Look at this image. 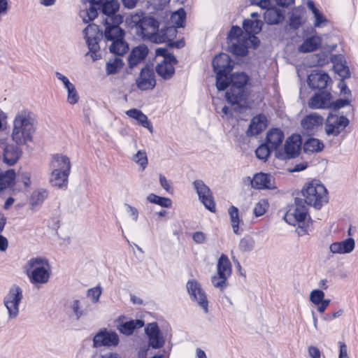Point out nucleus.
Segmentation results:
<instances>
[{"instance_id": "obj_59", "label": "nucleus", "mask_w": 358, "mask_h": 358, "mask_svg": "<svg viewBox=\"0 0 358 358\" xmlns=\"http://www.w3.org/2000/svg\"><path fill=\"white\" fill-rule=\"evenodd\" d=\"M67 91V102L71 105H74L78 103L79 100V96L76 89L75 85L69 88Z\"/></svg>"}, {"instance_id": "obj_12", "label": "nucleus", "mask_w": 358, "mask_h": 358, "mask_svg": "<svg viewBox=\"0 0 358 358\" xmlns=\"http://www.w3.org/2000/svg\"><path fill=\"white\" fill-rule=\"evenodd\" d=\"M349 124L350 120L345 116L329 113L324 122L325 134L329 136H338Z\"/></svg>"}, {"instance_id": "obj_61", "label": "nucleus", "mask_w": 358, "mask_h": 358, "mask_svg": "<svg viewBox=\"0 0 358 358\" xmlns=\"http://www.w3.org/2000/svg\"><path fill=\"white\" fill-rule=\"evenodd\" d=\"M126 208V212L129 215V216L134 220V222H136L138 220V210L136 208L129 205V204H125Z\"/></svg>"}, {"instance_id": "obj_19", "label": "nucleus", "mask_w": 358, "mask_h": 358, "mask_svg": "<svg viewBox=\"0 0 358 358\" xmlns=\"http://www.w3.org/2000/svg\"><path fill=\"white\" fill-rule=\"evenodd\" d=\"M138 88L141 90H149L156 85L155 73L152 69L144 67L141 69L139 76L136 80Z\"/></svg>"}, {"instance_id": "obj_18", "label": "nucleus", "mask_w": 358, "mask_h": 358, "mask_svg": "<svg viewBox=\"0 0 358 358\" xmlns=\"http://www.w3.org/2000/svg\"><path fill=\"white\" fill-rule=\"evenodd\" d=\"M312 109H329L332 107V96L329 92H321L316 93L308 102Z\"/></svg>"}, {"instance_id": "obj_9", "label": "nucleus", "mask_w": 358, "mask_h": 358, "mask_svg": "<svg viewBox=\"0 0 358 358\" xmlns=\"http://www.w3.org/2000/svg\"><path fill=\"white\" fill-rule=\"evenodd\" d=\"M308 217V209L303 201L301 199H296L294 203L288 206L284 215V220L290 225H298L300 228L298 234L301 235L305 232L303 225Z\"/></svg>"}, {"instance_id": "obj_63", "label": "nucleus", "mask_w": 358, "mask_h": 358, "mask_svg": "<svg viewBox=\"0 0 358 358\" xmlns=\"http://www.w3.org/2000/svg\"><path fill=\"white\" fill-rule=\"evenodd\" d=\"M252 4L257 5L266 10L268 8H273V7H272L273 3L271 0H259V1H256V0H254L252 1Z\"/></svg>"}, {"instance_id": "obj_25", "label": "nucleus", "mask_w": 358, "mask_h": 358, "mask_svg": "<svg viewBox=\"0 0 358 358\" xmlns=\"http://www.w3.org/2000/svg\"><path fill=\"white\" fill-rule=\"evenodd\" d=\"M83 3L85 4V8L80 10V16L84 22L87 23L97 17L98 13L96 6H100L101 1L84 0Z\"/></svg>"}, {"instance_id": "obj_22", "label": "nucleus", "mask_w": 358, "mask_h": 358, "mask_svg": "<svg viewBox=\"0 0 358 358\" xmlns=\"http://www.w3.org/2000/svg\"><path fill=\"white\" fill-rule=\"evenodd\" d=\"M355 248V241L349 237L341 241H337L329 245V251L333 255H345L351 253Z\"/></svg>"}, {"instance_id": "obj_54", "label": "nucleus", "mask_w": 358, "mask_h": 358, "mask_svg": "<svg viewBox=\"0 0 358 358\" xmlns=\"http://www.w3.org/2000/svg\"><path fill=\"white\" fill-rule=\"evenodd\" d=\"M272 151H273V150L265 143L262 144L257 148L255 154L258 159L266 161Z\"/></svg>"}, {"instance_id": "obj_44", "label": "nucleus", "mask_w": 358, "mask_h": 358, "mask_svg": "<svg viewBox=\"0 0 358 358\" xmlns=\"http://www.w3.org/2000/svg\"><path fill=\"white\" fill-rule=\"evenodd\" d=\"M31 184V175L28 172H23L20 174L16 179L15 188L13 191H24L29 187Z\"/></svg>"}, {"instance_id": "obj_28", "label": "nucleus", "mask_w": 358, "mask_h": 358, "mask_svg": "<svg viewBox=\"0 0 358 358\" xmlns=\"http://www.w3.org/2000/svg\"><path fill=\"white\" fill-rule=\"evenodd\" d=\"M324 124V118L316 113H312L304 117L301 124L303 129L312 131L317 129Z\"/></svg>"}, {"instance_id": "obj_55", "label": "nucleus", "mask_w": 358, "mask_h": 358, "mask_svg": "<svg viewBox=\"0 0 358 358\" xmlns=\"http://www.w3.org/2000/svg\"><path fill=\"white\" fill-rule=\"evenodd\" d=\"M227 280V278L222 275H220L217 273L213 275L211 278V282L213 286L216 288L220 289L222 291L224 290L228 286Z\"/></svg>"}, {"instance_id": "obj_13", "label": "nucleus", "mask_w": 358, "mask_h": 358, "mask_svg": "<svg viewBox=\"0 0 358 358\" xmlns=\"http://www.w3.org/2000/svg\"><path fill=\"white\" fill-rule=\"evenodd\" d=\"M20 146L8 143L6 138L1 139L0 150L2 151L3 162L8 166L16 164L22 155Z\"/></svg>"}, {"instance_id": "obj_56", "label": "nucleus", "mask_w": 358, "mask_h": 358, "mask_svg": "<svg viewBox=\"0 0 358 358\" xmlns=\"http://www.w3.org/2000/svg\"><path fill=\"white\" fill-rule=\"evenodd\" d=\"M102 293V289L99 286L90 288L87 290L86 296L94 303H96L99 301V298Z\"/></svg>"}, {"instance_id": "obj_37", "label": "nucleus", "mask_w": 358, "mask_h": 358, "mask_svg": "<svg viewBox=\"0 0 358 358\" xmlns=\"http://www.w3.org/2000/svg\"><path fill=\"white\" fill-rule=\"evenodd\" d=\"M69 308L76 320L85 316L87 313V309L85 307L83 299H73L69 304Z\"/></svg>"}, {"instance_id": "obj_41", "label": "nucleus", "mask_w": 358, "mask_h": 358, "mask_svg": "<svg viewBox=\"0 0 358 358\" xmlns=\"http://www.w3.org/2000/svg\"><path fill=\"white\" fill-rule=\"evenodd\" d=\"M144 323L141 320H131L120 323L117 325V329L123 334L131 335L136 328H141Z\"/></svg>"}, {"instance_id": "obj_4", "label": "nucleus", "mask_w": 358, "mask_h": 358, "mask_svg": "<svg viewBox=\"0 0 358 358\" xmlns=\"http://www.w3.org/2000/svg\"><path fill=\"white\" fill-rule=\"evenodd\" d=\"M71 168L69 157L62 154L52 155L49 164V181L57 188L66 187Z\"/></svg>"}, {"instance_id": "obj_5", "label": "nucleus", "mask_w": 358, "mask_h": 358, "mask_svg": "<svg viewBox=\"0 0 358 358\" xmlns=\"http://www.w3.org/2000/svg\"><path fill=\"white\" fill-rule=\"evenodd\" d=\"M24 271L31 284L39 288L46 284L50 276V266L48 260L42 257L31 258L24 266Z\"/></svg>"}, {"instance_id": "obj_20", "label": "nucleus", "mask_w": 358, "mask_h": 358, "mask_svg": "<svg viewBox=\"0 0 358 358\" xmlns=\"http://www.w3.org/2000/svg\"><path fill=\"white\" fill-rule=\"evenodd\" d=\"M253 188L257 189H274L276 188L273 177L268 173H256L253 178H248Z\"/></svg>"}, {"instance_id": "obj_30", "label": "nucleus", "mask_w": 358, "mask_h": 358, "mask_svg": "<svg viewBox=\"0 0 358 358\" xmlns=\"http://www.w3.org/2000/svg\"><path fill=\"white\" fill-rule=\"evenodd\" d=\"M322 39L318 35H313L306 38L299 46L298 50L300 52L307 53L317 50L322 45Z\"/></svg>"}, {"instance_id": "obj_52", "label": "nucleus", "mask_w": 358, "mask_h": 358, "mask_svg": "<svg viewBox=\"0 0 358 358\" xmlns=\"http://www.w3.org/2000/svg\"><path fill=\"white\" fill-rule=\"evenodd\" d=\"M301 24V12L299 8L292 10L289 17V26L298 29Z\"/></svg>"}, {"instance_id": "obj_39", "label": "nucleus", "mask_w": 358, "mask_h": 358, "mask_svg": "<svg viewBox=\"0 0 358 358\" xmlns=\"http://www.w3.org/2000/svg\"><path fill=\"white\" fill-rule=\"evenodd\" d=\"M15 173L13 169H9L3 173H0V192L8 187L15 188Z\"/></svg>"}, {"instance_id": "obj_29", "label": "nucleus", "mask_w": 358, "mask_h": 358, "mask_svg": "<svg viewBox=\"0 0 358 358\" xmlns=\"http://www.w3.org/2000/svg\"><path fill=\"white\" fill-rule=\"evenodd\" d=\"M213 66L215 72L229 73L232 70V61L229 56L225 53L217 55L213 61Z\"/></svg>"}, {"instance_id": "obj_26", "label": "nucleus", "mask_w": 358, "mask_h": 358, "mask_svg": "<svg viewBox=\"0 0 358 358\" xmlns=\"http://www.w3.org/2000/svg\"><path fill=\"white\" fill-rule=\"evenodd\" d=\"M148 54V48L145 44H141L136 47H134L129 55V67L130 69L135 67L145 59Z\"/></svg>"}, {"instance_id": "obj_23", "label": "nucleus", "mask_w": 358, "mask_h": 358, "mask_svg": "<svg viewBox=\"0 0 358 358\" xmlns=\"http://www.w3.org/2000/svg\"><path fill=\"white\" fill-rule=\"evenodd\" d=\"M145 333L149 338V345L153 348H160L164 344V339L156 323H150L145 328Z\"/></svg>"}, {"instance_id": "obj_10", "label": "nucleus", "mask_w": 358, "mask_h": 358, "mask_svg": "<svg viewBox=\"0 0 358 358\" xmlns=\"http://www.w3.org/2000/svg\"><path fill=\"white\" fill-rule=\"evenodd\" d=\"M85 38L89 48V52L87 53L92 61H96L101 57L99 52L100 49L99 41L101 34L100 33L99 27L95 24H89L84 29Z\"/></svg>"}, {"instance_id": "obj_33", "label": "nucleus", "mask_w": 358, "mask_h": 358, "mask_svg": "<svg viewBox=\"0 0 358 358\" xmlns=\"http://www.w3.org/2000/svg\"><path fill=\"white\" fill-rule=\"evenodd\" d=\"M284 139L283 132L277 128L270 129L266 136V144L275 150Z\"/></svg>"}, {"instance_id": "obj_43", "label": "nucleus", "mask_w": 358, "mask_h": 358, "mask_svg": "<svg viewBox=\"0 0 358 358\" xmlns=\"http://www.w3.org/2000/svg\"><path fill=\"white\" fill-rule=\"evenodd\" d=\"M242 29L238 27V26H234L231 27L228 38L230 41V45L229 46V50H230V46L232 45V43H237V44H243L244 41L246 38H248V36L246 34L243 36L242 34Z\"/></svg>"}, {"instance_id": "obj_3", "label": "nucleus", "mask_w": 358, "mask_h": 358, "mask_svg": "<svg viewBox=\"0 0 358 358\" xmlns=\"http://www.w3.org/2000/svg\"><path fill=\"white\" fill-rule=\"evenodd\" d=\"M136 34L143 40H148L155 43L170 41L176 35V29L166 27L159 31V23L153 17H147L136 31Z\"/></svg>"}, {"instance_id": "obj_49", "label": "nucleus", "mask_w": 358, "mask_h": 358, "mask_svg": "<svg viewBox=\"0 0 358 358\" xmlns=\"http://www.w3.org/2000/svg\"><path fill=\"white\" fill-rule=\"evenodd\" d=\"M185 20V13L183 9H179L178 10L172 13L171 16V22L173 24L171 27H181L183 26V23Z\"/></svg>"}, {"instance_id": "obj_50", "label": "nucleus", "mask_w": 358, "mask_h": 358, "mask_svg": "<svg viewBox=\"0 0 358 358\" xmlns=\"http://www.w3.org/2000/svg\"><path fill=\"white\" fill-rule=\"evenodd\" d=\"M238 246L242 252H248L254 250L255 241L252 237L246 236L241 239Z\"/></svg>"}, {"instance_id": "obj_53", "label": "nucleus", "mask_w": 358, "mask_h": 358, "mask_svg": "<svg viewBox=\"0 0 358 358\" xmlns=\"http://www.w3.org/2000/svg\"><path fill=\"white\" fill-rule=\"evenodd\" d=\"M268 207L269 203L268 201L265 199H262L255 205L253 213L256 217H260L266 212Z\"/></svg>"}, {"instance_id": "obj_1", "label": "nucleus", "mask_w": 358, "mask_h": 358, "mask_svg": "<svg viewBox=\"0 0 358 358\" xmlns=\"http://www.w3.org/2000/svg\"><path fill=\"white\" fill-rule=\"evenodd\" d=\"M36 130L32 113L23 109L18 111L13 120L10 139L17 145H26L33 140Z\"/></svg>"}, {"instance_id": "obj_17", "label": "nucleus", "mask_w": 358, "mask_h": 358, "mask_svg": "<svg viewBox=\"0 0 358 358\" xmlns=\"http://www.w3.org/2000/svg\"><path fill=\"white\" fill-rule=\"evenodd\" d=\"M301 143V139L299 135H292L285 142V153H278L277 157L282 159H291L296 157L300 151Z\"/></svg>"}, {"instance_id": "obj_15", "label": "nucleus", "mask_w": 358, "mask_h": 358, "mask_svg": "<svg viewBox=\"0 0 358 358\" xmlns=\"http://www.w3.org/2000/svg\"><path fill=\"white\" fill-rule=\"evenodd\" d=\"M119 336L116 332L107 329H101L94 337L93 346L94 348L115 347L119 344Z\"/></svg>"}, {"instance_id": "obj_2", "label": "nucleus", "mask_w": 358, "mask_h": 358, "mask_svg": "<svg viewBox=\"0 0 358 358\" xmlns=\"http://www.w3.org/2000/svg\"><path fill=\"white\" fill-rule=\"evenodd\" d=\"M122 22L123 17L121 15L106 17L104 20L103 36L107 45L111 52L119 55L126 53L129 48L128 44L124 41V32L119 27Z\"/></svg>"}, {"instance_id": "obj_32", "label": "nucleus", "mask_w": 358, "mask_h": 358, "mask_svg": "<svg viewBox=\"0 0 358 358\" xmlns=\"http://www.w3.org/2000/svg\"><path fill=\"white\" fill-rule=\"evenodd\" d=\"M228 213L234 233L240 235L243 231L241 227L243 225V221L240 218L238 209L234 206H231L228 209Z\"/></svg>"}, {"instance_id": "obj_45", "label": "nucleus", "mask_w": 358, "mask_h": 358, "mask_svg": "<svg viewBox=\"0 0 358 358\" xmlns=\"http://www.w3.org/2000/svg\"><path fill=\"white\" fill-rule=\"evenodd\" d=\"M307 6L308 9H310L312 11V13L314 15V26L315 27H321L323 25V24H324L327 22L325 17L317 9V8L315 7V3L312 0H308L307 1Z\"/></svg>"}, {"instance_id": "obj_58", "label": "nucleus", "mask_w": 358, "mask_h": 358, "mask_svg": "<svg viewBox=\"0 0 358 358\" xmlns=\"http://www.w3.org/2000/svg\"><path fill=\"white\" fill-rule=\"evenodd\" d=\"M335 71L338 73V75L343 78H348L350 77V70L348 66L342 62L336 63L334 66Z\"/></svg>"}, {"instance_id": "obj_38", "label": "nucleus", "mask_w": 358, "mask_h": 358, "mask_svg": "<svg viewBox=\"0 0 358 358\" xmlns=\"http://www.w3.org/2000/svg\"><path fill=\"white\" fill-rule=\"evenodd\" d=\"M146 17L147 16L145 15L143 12L138 11L130 14V15L126 18L125 23L127 27L134 29L136 31L138 30V27H140L141 24Z\"/></svg>"}, {"instance_id": "obj_24", "label": "nucleus", "mask_w": 358, "mask_h": 358, "mask_svg": "<svg viewBox=\"0 0 358 358\" xmlns=\"http://www.w3.org/2000/svg\"><path fill=\"white\" fill-rule=\"evenodd\" d=\"M329 82L331 78L327 73L322 71H314L308 78V83L313 89H324Z\"/></svg>"}, {"instance_id": "obj_8", "label": "nucleus", "mask_w": 358, "mask_h": 358, "mask_svg": "<svg viewBox=\"0 0 358 358\" xmlns=\"http://www.w3.org/2000/svg\"><path fill=\"white\" fill-rule=\"evenodd\" d=\"M248 81V76L244 73H236L230 78L231 87L225 94L227 101L232 105L243 106L245 103L244 86Z\"/></svg>"}, {"instance_id": "obj_6", "label": "nucleus", "mask_w": 358, "mask_h": 358, "mask_svg": "<svg viewBox=\"0 0 358 358\" xmlns=\"http://www.w3.org/2000/svg\"><path fill=\"white\" fill-rule=\"evenodd\" d=\"M262 22L260 20H244L243 27L248 38L243 44L232 43L230 46V52L236 55L244 56L247 55L248 48H255L259 43V40L255 34L262 30Z\"/></svg>"}, {"instance_id": "obj_36", "label": "nucleus", "mask_w": 358, "mask_h": 358, "mask_svg": "<svg viewBox=\"0 0 358 358\" xmlns=\"http://www.w3.org/2000/svg\"><path fill=\"white\" fill-rule=\"evenodd\" d=\"M231 264L229 258L224 255H221L217 265V274L229 278L231 275Z\"/></svg>"}, {"instance_id": "obj_14", "label": "nucleus", "mask_w": 358, "mask_h": 358, "mask_svg": "<svg viewBox=\"0 0 358 358\" xmlns=\"http://www.w3.org/2000/svg\"><path fill=\"white\" fill-rule=\"evenodd\" d=\"M187 289L192 300L196 301L204 313L208 312V301L205 292L201 285L195 280L187 282Z\"/></svg>"}, {"instance_id": "obj_40", "label": "nucleus", "mask_w": 358, "mask_h": 358, "mask_svg": "<svg viewBox=\"0 0 358 358\" xmlns=\"http://www.w3.org/2000/svg\"><path fill=\"white\" fill-rule=\"evenodd\" d=\"M101 10L102 13L106 15V17H113L118 14H116L117 11L120 8V3L117 0H107L105 2H102Z\"/></svg>"}, {"instance_id": "obj_31", "label": "nucleus", "mask_w": 358, "mask_h": 358, "mask_svg": "<svg viewBox=\"0 0 358 358\" xmlns=\"http://www.w3.org/2000/svg\"><path fill=\"white\" fill-rule=\"evenodd\" d=\"M126 114L129 117L136 120L140 125L148 129V131L152 134L153 127L152 123L148 120L146 115H145L141 110L136 108H133L127 110Z\"/></svg>"}, {"instance_id": "obj_62", "label": "nucleus", "mask_w": 358, "mask_h": 358, "mask_svg": "<svg viewBox=\"0 0 358 358\" xmlns=\"http://www.w3.org/2000/svg\"><path fill=\"white\" fill-rule=\"evenodd\" d=\"M350 103V98L345 97V99H340L336 100V101H332V107L334 109H339L345 106L349 105Z\"/></svg>"}, {"instance_id": "obj_35", "label": "nucleus", "mask_w": 358, "mask_h": 358, "mask_svg": "<svg viewBox=\"0 0 358 358\" xmlns=\"http://www.w3.org/2000/svg\"><path fill=\"white\" fill-rule=\"evenodd\" d=\"M48 196V192L45 189H38L34 190L29 199V204L32 210L41 206Z\"/></svg>"}, {"instance_id": "obj_11", "label": "nucleus", "mask_w": 358, "mask_h": 358, "mask_svg": "<svg viewBox=\"0 0 358 358\" xmlns=\"http://www.w3.org/2000/svg\"><path fill=\"white\" fill-rule=\"evenodd\" d=\"M23 299L22 289L16 285H13L3 299V304L7 309L8 317L15 319L20 312V304Z\"/></svg>"}, {"instance_id": "obj_57", "label": "nucleus", "mask_w": 358, "mask_h": 358, "mask_svg": "<svg viewBox=\"0 0 358 358\" xmlns=\"http://www.w3.org/2000/svg\"><path fill=\"white\" fill-rule=\"evenodd\" d=\"M324 293L320 289H314L310 294V301L315 305L325 300Z\"/></svg>"}, {"instance_id": "obj_46", "label": "nucleus", "mask_w": 358, "mask_h": 358, "mask_svg": "<svg viewBox=\"0 0 358 358\" xmlns=\"http://www.w3.org/2000/svg\"><path fill=\"white\" fill-rule=\"evenodd\" d=\"M304 150L306 152H320L324 148V144L322 141L317 138H311L308 139L303 145Z\"/></svg>"}, {"instance_id": "obj_27", "label": "nucleus", "mask_w": 358, "mask_h": 358, "mask_svg": "<svg viewBox=\"0 0 358 358\" xmlns=\"http://www.w3.org/2000/svg\"><path fill=\"white\" fill-rule=\"evenodd\" d=\"M266 127V117L264 115L259 114L252 119L247 130V134L250 136H257L262 132Z\"/></svg>"}, {"instance_id": "obj_48", "label": "nucleus", "mask_w": 358, "mask_h": 358, "mask_svg": "<svg viewBox=\"0 0 358 358\" xmlns=\"http://www.w3.org/2000/svg\"><path fill=\"white\" fill-rule=\"evenodd\" d=\"M216 73V87L220 91L225 90L228 86L231 87L230 81L227 77L229 73L215 72Z\"/></svg>"}, {"instance_id": "obj_34", "label": "nucleus", "mask_w": 358, "mask_h": 358, "mask_svg": "<svg viewBox=\"0 0 358 358\" xmlns=\"http://www.w3.org/2000/svg\"><path fill=\"white\" fill-rule=\"evenodd\" d=\"M285 18V10L282 8H268L264 13V20L269 24H276Z\"/></svg>"}, {"instance_id": "obj_42", "label": "nucleus", "mask_w": 358, "mask_h": 358, "mask_svg": "<svg viewBox=\"0 0 358 358\" xmlns=\"http://www.w3.org/2000/svg\"><path fill=\"white\" fill-rule=\"evenodd\" d=\"M124 63L120 57H115L108 60L106 64L107 75H112L119 73L123 68Z\"/></svg>"}, {"instance_id": "obj_7", "label": "nucleus", "mask_w": 358, "mask_h": 358, "mask_svg": "<svg viewBox=\"0 0 358 358\" xmlns=\"http://www.w3.org/2000/svg\"><path fill=\"white\" fill-rule=\"evenodd\" d=\"M301 192L305 202L315 209H320L329 201L328 192L318 180H313L306 183Z\"/></svg>"}, {"instance_id": "obj_16", "label": "nucleus", "mask_w": 358, "mask_h": 358, "mask_svg": "<svg viewBox=\"0 0 358 358\" xmlns=\"http://www.w3.org/2000/svg\"><path fill=\"white\" fill-rule=\"evenodd\" d=\"M193 187L204 206L210 212H215V204L210 188L201 180H195L193 182Z\"/></svg>"}, {"instance_id": "obj_47", "label": "nucleus", "mask_w": 358, "mask_h": 358, "mask_svg": "<svg viewBox=\"0 0 358 358\" xmlns=\"http://www.w3.org/2000/svg\"><path fill=\"white\" fill-rule=\"evenodd\" d=\"M147 201L151 203L157 204L164 208L171 207V200L166 197L157 196L155 194H150L147 196Z\"/></svg>"}, {"instance_id": "obj_51", "label": "nucleus", "mask_w": 358, "mask_h": 358, "mask_svg": "<svg viewBox=\"0 0 358 358\" xmlns=\"http://www.w3.org/2000/svg\"><path fill=\"white\" fill-rule=\"evenodd\" d=\"M131 160L137 164L142 170H145L148 164L147 154L145 150H138L132 157Z\"/></svg>"}, {"instance_id": "obj_21", "label": "nucleus", "mask_w": 358, "mask_h": 358, "mask_svg": "<svg viewBox=\"0 0 358 358\" xmlns=\"http://www.w3.org/2000/svg\"><path fill=\"white\" fill-rule=\"evenodd\" d=\"M177 62L173 56H168L163 59L156 66L157 74L164 80L170 79L175 73L174 64Z\"/></svg>"}, {"instance_id": "obj_64", "label": "nucleus", "mask_w": 358, "mask_h": 358, "mask_svg": "<svg viewBox=\"0 0 358 358\" xmlns=\"http://www.w3.org/2000/svg\"><path fill=\"white\" fill-rule=\"evenodd\" d=\"M338 345H339L338 358H349L346 344L343 342H339Z\"/></svg>"}, {"instance_id": "obj_60", "label": "nucleus", "mask_w": 358, "mask_h": 358, "mask_svg": "<svg viewBox=\"0 0 358 358\" xmlns=\"http://www.w3.org/2000/svg\"><path fill=\"white\" fill-rule=\"evenodd\" d=\"M55 76L58 80L62 83L64 87L66 90L74 85L73 83L70 82L69 79L62 73L56 71L55 72Z\"/></svg>"}]
</instances>
